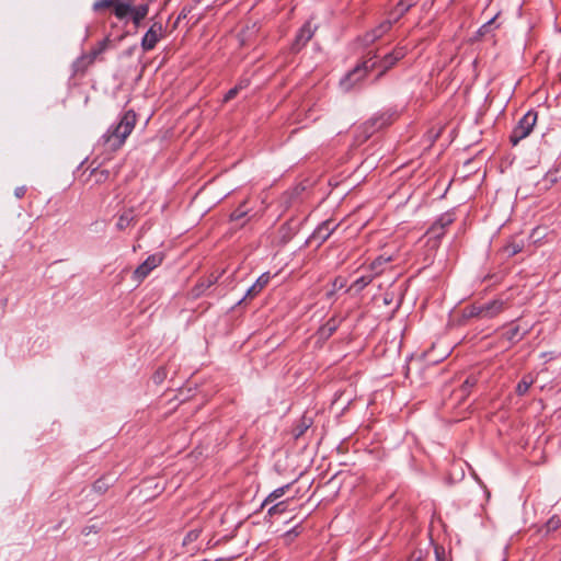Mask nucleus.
<instances>
[{
    "label": "nucleus",
    "mask_w": 561,
    "mask_h": 561,
    "mask_svg": "<svg viewBox=\"0 0 561 561\" xmlns=\"http://www.w3.org/2000/svg\"><path fill=\"white\" fill-rule=\"evenodd\" d=\"M136 124V114L133 111L126 112L119 123L110 128L103 135V144L107 150L115 151L119 149L130 135Z\"/></svg>",
    "instance_id": "1"
},
{
    "label": "nucleus",
    "mask_w": 561,
    "mask_h": 561,
    "mask_svg": "<svg viewBox=\"0 0 561 561\" xmlns=\"http://www.w3.org/2000/svg\"><path fill=\"white\" fill-rule=\"evenodd\" d=\"M537 113L528 111L518 122L511 134V142L516 146L520 140L530 135L537 123Z\"/></svg>",
    "instance_id": "2"
},
{
    "label": "nucleus",
    "mask_w": 561,
    "mask_h": 561,
    "mask_svg": "<svg viewBox=\"0 0 561 561\" xmlns=\"http://www.w3.org/2000/svg\"><path fill=\"white\" fill-rule=\"evenodd\" d=\"M376 62L373 61V58L365 60L362 66L356 67L347 76L341 80V87L347 91L350 90L356 82L360 81L369 70L375 67Z\"/></svg>",
    "instance_id": "3"
},
{
    "label": "nucleus",
    "mask_w": 561,
    "mask_h": 561,
    "mask_svg": "<svg viewBox=\"0 0 561 561\" xmlns=\"http://www.w3.org/2000/svg\"><path fill=\"white\" fill-rule=\"evenodd\" d=\"M162 261L163 255L160 253L149 255L147 260L134 271V279L138 284L141 283L150 274L152 270H154L162 263Z\"/></svg>",
    "instance_id": "4"
},
{
    "label": "nucleus",
    "mask_w": 561,
    "mask_h": 561,
    "mask_svg": "<svg viewBox=\"0 0 561 561\" xmlns=\"http://www.w3.org/2000/svg\"><path fill=\"white\" fill-rule=\"evenodd\" d=\"M163 35V26L161 23H153L150 28L147 31L141 41V47L144 50L148 51L156 47L157 43Z\"/></svg>",
    "instance_id": "5"
},
{
    "label": "nucleus",
    "mask_w": 561,
    "mask_h": 561,
    "mask_svg": "<svg viewBox=\"0 0 561 561\" xmlns=\"http://www.w3.org/2000/svg\"><path fill=\"white\" fill-rule=\"evenodd\" d=\"M108 42V38L103 39L99 43L98 48L92 49L89 55L82 56L78 59L75 64L76 71H83L89 65H91L96 56L106 49Z\"/></svg>",
    "instance_id": "6"
},
{
    "label": "nucleus",
    "mask_w": 561,
    "mask_h": 561,
    "mask_svg": "<svg viewBox=\"0 0 561 561\" xmlns=\"http://www.w3.org/2000/svg\"><path fill=\"white\" fill-rule=\"evenodd\" d=\"M507 308L506 302L501 299H494L490 302L481 304V319H491L500 314Z\"/></svg>",
    "instance_id": "7"
},
{
    "label": "nucleus",
    "mask_w": 561,
    "mask_h": 561,
    "mask_svg": "<svg viewBox=\"0 0 561 561\" xmlns=\"http://www.w3.org/2000/svg\"><path fill=\"white\" fill-rule=\"evenodd\" d=\"M337 227L339 224H335L333 220H325L320 226H318L311 238L319 240L320 242H324Z\"/></svg>",
    "instance_id": "8"
},
{
    "label": "nucleus",
    "mask_w": 561,
    "mask_h": 561,
    "mask_svg": "<svg viewBox=\"0 0 561 561\" xmlns=\"http://www.w3.org/2000/svg\"><path fill=\"white\" fill-rule=\"evenodd\" d=\"M341 319L337 317L330 318L317 332L319 340L325 341L337 330L341 324Z\"/></svg>",
    "instance_id": "9"
},
{
    "label": "nucleus",
    "mask_w": 561,
    "mask_h": 561,
    "mask_svg": "<svg viewBox=\"0 0 561 561\" xmlns=\"http://www.w3.org/2000/svg\"><path fill=\"white\" fill-rule=\"evenodd\" d=\"M391 26H392L391 21H389V20L383 21L375 30H373L370 33H368L365 36V42L367 44L374 43L376 39L382 37L386 33H388L390 31Z\"/></svg>",
    "instance_id": "10"
},
{
    "label": "nucleus",
    "mask_w": 561,
    "mask_h": 561,
    "mask_svg": "<svg viewBox=\"0 0 561 561\" xmlns=\"http://www.w3.org/2000/svg\"><path fill=\"white\" fill-rule=\"evenodd\" d=\"M524 240L512 238L502 248V252L505 256L512 257L517 253L522 252L524 249Z\"/></svg>",
    "instance_id": "11"
},
{
    "label": "nucleus",
    "mask_w": 561,
    "mask_h": 561,
    "mask_svg": "<svg viewBox=\"0 0 561 561\" xmlns=\"http://www.w3.org/2000/svg\"><path fill=\"white\" fill-rule=\"evenodd\" d=\"M404 57L403 48L396 49L393 53L383 57L381 66L383 70L378 75L379 78L387 69L391 68L398 60Z\"/></svg>",
    "instance_id": "12"
},
{
    "label": "nucleus",
    "mask_w": 561,
    "mask_h": 561,
    "mask_svg": "<svg viewBox=\"0 0 561 561\" xmlns=\"http://www.w3.org/2000/svg\"><path fill=\"white\" fill-rule=\"evenodd\" d=\"M271 276L268 273L262 274L256 282L248 289L245 297L256 296L270 282Z\"/></svg>",
    "instance_id": "13"
},
{
    "label": "nucleus",
    "mask_w": 561,
    "mask_h": 561,
    "mask_svg": "<svg viewBox=\"0 0 561 561\" xmlns=\"http://www.w3.org/2000/svg\"><path fill=\"white\" fill-rule=\"evenodd\" d=\"M312 35L313 32L311 30L310 23L308 22L300 28L298 35L296 36V45H306L311 39Z\"/></svg>",
    "instance_id": "14"
},
{
    "label": "nucleus",
    "mask_w": 561,
    "mask_h": 561,
    "mask_svg": "<svg viewBox=\"0 0 561 561\" xmlns=\"http://www.w3.org/2000/svg\"><path fill=\"white\" fill-rule=\"evenodd\" d=\"M148 11V4H139L135 8L131 7L130 13L133 14V22L136 26H138L140 22L147 16Z\"/></svg>",
    "instance_id": "15"
},
{
    "label": "nucleus",
    "mask_w": 561,
    "mask_h": 561,
    "mask_svg": "<svg viewBox=\"0 0 561 561\" xmlns=\"http://www.w3.org/2000/svg\"><path fill=\"white\" fill-rule=\"evenodd\" d=\"M455 221V216L453 213L443 214L433 225L432 232L437 230V227L446 230L448 226H450Z\"/></svg>",
    "instance_id": "16"
},
{
    "label": "nucleus",
    "mask_w": 561,
    "mask_h": 561,
    "mask_svg": "<svg viewBox=\"0 0 561 561\" xmlns=\"http://www.w3.org/2000/svg\"><path fill=\"white\" fill-rule=\"evenodd\" d=\"M131 11V2L129 1H126V2H121V1H115L114 3V13L116 15V18L118 19H124L127 14H129Z\"/></svg>",
    "instance_id": "17"
},
{
    "label": "nucleus",
    "mask_w": 561,
    "mask_h": 561,
    "mask_svg": "<svg viewBox=\"0 0 561 561\" xmlns=\"http://www.w3.org/2000/svg\"><path fill=\"white\" fill-rule=\"evenodd\" d=\"M534 382L535 378L531 375H525L516 386V393L518 396L526 394Z\"/></svg>",
    "instance_id": "18"
},
{
    "label": "nucleus",
    "mask_w": 561,
    "mask_h": 561,
    "mask_svg": "<svg viewBox=\"0 0 561 561\" xmlns=\"http://www.w3.org/2000/svg\"><path fill=\"white\" fill-rule=\"evenodd\" d=\"M416 3V0H400L396 7V18L394 20H398L401 18L405 12L410 10L411 7H413Z\"/></svg>",
    "instance_id": "19"
},
{
    "label": "nucleus",
    "mask_w": 561,
    "mask_h": 561,
    "mask_svg": "<svg viewBox=\"0 0 561 561\" xmlns=\"http://www.w3.org/2000/svg\"><path fill=\"white\" fill-rule=\"evenodd\" d=\"M134 219H135V215H134L133 209L124 211L118 218L117 228L119 230L127 228L128 226H130V224L134 221Z\"/></svg>",
    "instance_id": "20"
},
{
    "label": "nucleus",
    "mask_w": 561,
    "mask_h": 561,
    "mask_svg": "<svg viewBox=\"0 0 561 561\" xmlns=\"http://www.w3.org/2000/svg\"><path fill=\"white\" fill-rule=\"evenodd\" d=\"M524 335H525V332L520 333L519 327L515 325V327L511 328L510 330H507L503 334V337H505L511 344H515L518 341H520L524 337Z\"/></svg>",
    "instance_id": "21"
},
{
    "label": "nucleus",
    "mask_w": 561,
    "mask_h": 561,
    "mask_svg": "<svg viewBox=\"0 0 561 561\" xmlns=\"http://www.w3.org/2000/svg\"><path fill=\"white\" fill-rule=\"evenodd\" d=\"M481 304H473L470 306H467L462 310V317L466 319L470 318H479L481 319Z\"/></svg>",
    "instance_id": "22"
},
{
    "label": "nucleus",
    "mask_w": 561,
    "mask_h": 561,
    "mask_svg": "<svg viewBox=\"0 0 561 561\" xmlns=\"http://www.w3.org/2000/svg\"><path fill=\"white\" fill-rule=\"evenodd\" d=\"M108 481L105 478H100L93 483L92 491L98 495H103L108 490Z\"/></svg>",
    "instance_id": "23"
},
{
    "label": "nucleus",
    "mask_w": 561,
    "mask_h": 561,
    "mask_svg": "<svg viewBox=\"0 0 561 561\" xmlns=\"http://www.w3.org/2000/svg\"><path fill=\"white\" fill-rule=\"evenodd\" d=\"M289 488V484L287 485H284V486H280L276 490H274L272 493L268 494V496L264 500L263 502V505L262 506H265L267 505L268 503H272L274 501H276L277 499L282 497L286 490Z\"/></svg>",
    "instance_id": "24"
},
{
    "label": "nucleus",
    "mask_w": 561,
    "mask_h": 561,
    "mask_svg": "<svg viewBox=\"0 0 561 561\" xmlns=\"http://www.w3.org/2000/svg\"><path fill=\"white\" fill-rule=\"evenodd\" d=\"M390 262V257L378 256L371 262L369 268L374 272V275H379L382 272V265Z\"/></svg>",
    "instance_id": "25"
},
{
    "label": "nucleus",
    "mask_w": 561,
    "mask_h": 561,
    "mask_svg": "<svg viewBox=\"0 0 561 561\" xmlns=\"http://www.w3.org/2000/svg\"><path fill=\"white\" fill-rule=\"evenodd\" d=\"M373 277H374V275H369V276H362V277H359L358 279H356V280L353 283L352 288H355L356 290H362V289H364L368 284H370V283H371Z\"/></svg>",
    "instance_id": "26"
},
{
    "label": "nucleus",
    "mask_w": 561,
    "mask_h": 561,
    "mask_svg": "<svg viewBox=\"0 0 561 561\" xmlns=\"http://www.w3.org/2000/svg\"><path fill=\"white\" fill-rule=\"evenodd\" d=\"M286 508H287V501H282V502L276 503L275 505L271 506L267 511V514L270 516L282 514L286 511Z\"/></svg>",
    "instance_id": "27"
},
{
    "label": "nucleus",
    "mask_w": 561,
    "mask_h": 561,
    "mask_svg": "<svg viewBox=\"0 0 561 561\" xmlns=\"http://www.w3.org/2000/svg\"><path fill=\"white\" fill-rule=\"evenodd\" d=\"M309 426H310V422H307V420L304 419L301 421V423L294 428V431H293L294 437L297 439L300 436H302L305 434V432L309 428Z\"/></svg>",
    "instance_id": "28"
},
{
    "label": "nucleus",
    "mask_w": 561,
    "mask_h": 561,
    "mask_svg": "<svg viewBox=\"0 0 561 561\" xmlns=\"http://www.w3.org/2000/svg\"><path fill=\"white\" fill-rule=\"evenodd\" d=\"M560 526H561V519L559 516H556V515L552 516L551 518H549V520L546 523V529L548 533L559 529Z\"/></svg>",
    "instance_id": "29"
},
{
    "label": "nucleus",
    "mask_w": 561,
    "mask_h": 561,
    "mask_svg": "<svg viewBox=\"0 0 561 561\" xmlns=\"http://www.w3.org/2000/svg\"><path fill=\"white\" fill-rule=\"evenodd\" d=\"M476 383H477L476 378H473V377H469V378H467V379L465 380V382L462 383L460 391H461L462 393H467V392H469V390H470L472 387H474V386H476Z\"/></svg>",
    "instance_id": "30"
},
{
    "label": "nucleus",
    "mask_w": 561,
    "mask_h": 561,
    "mask_svg": "<svg viewBox=\"0 0 561 561\" xmlns=\"http://www.w3.org/2000/svg\"><path fill=\"white\" fill-rule=\"evenodd\" d=\"M116 0H99L94 3L95 10H102L106 8L114 7Z\"/></svg>",
    "instance_id": "31"
},
{
    "label": "nucleus",
    "mask_w": 561,
    "mask_h": 561,
    "mask_svg": "<svg viewBox=\"0 0 561 561\" xmlns=\"http://www.w3.org/2000/svg\"><path fill=\"white\" fill-rule=\"evenodd\" d=\"M214 282H216V278H215L214 280H208V283H207L206 285H205V284H203V283H202V284L196 285V286L194 287V289H193V294H194V296H196V297H197V296H199V295H201V293H202L205 288H207V287H209L211 284H214Z\"/></svg>",
    "instance_id": "32"
},
{
    "label": "nucleus",
    "mask_w": 561,
    "mask_h": 561,
    "mask_svg": "<svg viewBox=\"0 0 561 561\" xmlns=\"http://www.w3.org/2000/svg\"><path fill=\"white\" fill-rule=\"evenodd\" d=\"M239 91L236 87L230 89L224 96V102H229L238 95Z\"/></svg>",
    "instance_id": "33"
},
{
    "label": "nucleus",
    "mask_w": 561,
    "mask_h": 561,
    "mask_svg": "<svg viewBox=\"0 0 561 561\" xmlns=\"http://www.w3.org/2000/svg\"><path fill=\"white\" fill-rule=\"evenodd\" d=\"M165 378V369L160 367L153 375V379L156 382H161Z\"/></svg>",
    "instance_id": "34"
},
{
    "label": "nucleus",
    "mask_w": 561,
    "mask_h": 561,
    "mask_svg": "<svg viewBox=\"0 0 561 561\" xmlns=\"http://www.w3.org/2000/svg\"><path fill=\"white\" fill-rule=\"evenodd\" d=\"M427 234H430L432 238L440 239L445 234V229L438 228L435 232H432V227L428 229Z\"/></svg>",
    "instance_id": "35"
},
{
    "label": "nucleus",
    "mask_w": 561,
    "mask_h": 561,
    "mask_svg": "<svg viewBox=\"0 0 561 561\" xmlns=\"http://www.w3.org/2000/svg\"><path fill=\"white\" fill-rule=\"evenodd\" d=\"M199 536V530H191L190 533H187L185 539H184V543L186 542H190V541H193V540H196Z\"/></svg>",
    "instance_id": "36"
},
{
    "label": "nucleus",
    "mask_w": 561,
    "mask_h": 561,
    "mask_svg": "<svg viewBox=\"0 0 561 561\" xmlns=\"http://www.w3.org/2000/svg\"><path fill=\"white\" fill-rule=\"evenodd\" d=\"M245 214H247V211H244V210L236 209L233 213H231L230 218H231V220H239Z\"/></svg>",
    "instance_id": "37"
},
{
    "label": "nucleus",
    "mask_w": 561,
    "mask_h": 561,
    "mask_svg": "<svg viewBox=\"0 0 561 561\" xmlns=\"http://www.w3.org/2000/svg\"><path fill=\"white\" fill-rule=\"evenodd\" d=\"M250 84L249 80L248 79H242L238 82V84L236 85V88L238 89V91L240 92L241 90L248 88Z\"/></svg>",
    "instance_id": "38"
},
{
    "label": "nucleus",
    "mask_w": 561,
    "mask_h": 561,
    "mask_svg": "<svg viewBox=\"0 0 561 561\" xmlns=\"http://www.w3.org/2000/svg\"><path fill=\"white\" fill-rule=\"evenodd\" d=\"M25 192H26V188H25L24 186L18 187V188L15 190V196H16L18 198H21V197H23V196H24Z\"/></svg>",
    "instance_id": "39"
},
{
    "label": "nucleus",
    "mask_w": 561,
    "mask_h": 561,
    "mask_svg": "<svg viewBox=\"0 0 561 561\" xmlns=\"http://www.w3.org/2000/svg\"><path fill=\"white\" fill-rule=\"evenodd\" d=\"M108 173H110V172H108V171H106V170H101V171H100V175H108Z\"/></svg>",
    "instance_id": "40"
},
{
    "label": "nucleus",
    "mask_w": 561,
    "mask_h": 561,
    "mask_svg": "<svg viewBox=\"0 0 561 561\" xmlns=\"http://www.w3.org/2000/svg\"><path fill=\"white\" fill-rule=\"evenodd\" d=\"M379 121H380V119H374V121L371 122L373 126L377 125V124L379 123Z\"/></svg>",
    "instance_id": "41"
},
{
    "label": "nucleus",
    "mask_w": 561,
    "mask_h": 561,
    "mask_svg": "<svg viewBox=\"0 0 561 561\" xmlns=\"http://www.w3.org/2000/svg\"><path fill=\"white\" fill-rule=\"evenodd\" d=\"M421 559H422V556H421V553H420V554L415 558V560H414V561H421Z\"/></svg>",
    "instance_id": "42"
},
{
    "label": "nucleus",
    "mask_w": 561,
    "mask_h": 561,
    "mask_svg": "<svg viewBox=\"0 0 561 561\" xmlns=\"http://www.w3.org/2000/svg\"><path fill=\"white\" fill-rule=\"evenodd\" d=\"M94 172H96V169H93V171H91L90 176H93Z\"/></svg>",
    "instance_id": "43"
},
{
    "label": "nucleus",
    "mask_w": 561,
    "mask_h": 561,
    "mask_svg": "<svg viewBox=\"0 0 561 561\" xmlns=\"http://www.w3.org/2000/svg\"><path fill=\"white\" fill-rule=\"evenodd\" d=\"M94 172H96V169H93V171H91L90 176H93Z\"/></svg>",
    "instance_id": "44"
},
{
    "label": "nucleus",
    "mask_w": 561,
    "mask_h": 561,
    "mask_svg": "<svg viewBox=\"0 0 561 561\" xmlns=\"http://www.w3.org/2000/svg\"><path fill=\"white\" fill-rule=\"evenodd\" d=\"M94 172H96V169H93V171H91L90 176H93Z\"/></svg>",
    "instance_id": "45"
},
{
    "label": "nucleus",
    "mask_w": 561,
    "mask_h": 561,
    "mask_svg": "<svg viewBox=\"0 0 561 561\" xmlns=\"http://www.w3.org/2000/svg\"><path fill=\"white\" fill-rule=\"evenodd\" d=\"M489 24H491V22H489L488 24H484L482 28H486Z\"/></svg>",
    "instance_id": "46"
},
{
    "label": "nucleus",
    "mask_w": 561,
    "mask_h": 561,
    "mask_svg": "<svg viewBox=\"0 0 561 561\" xmlns=\"http://www.w3.org/2000/svg\"><path fill=\"white\" fill-rule=\"evenodd\" d=\"M382 125H383V122H380V124H378L377 127H382Z\"/></svg>",
    "instance_id": "47"
},
{
    "label": "nucleus",
    "mask_w": 561,
    "mask_h": 561,
    "mask_svg": "<svg viewBox=\"0 0 561 561\" xmlns=\"http://www.w3.org/2000/svg\"><path fill=\"white\" fill-rule=\"evenodd\" d=\"M550 183H551V184H554V183H556V179H552V180L550 181Z\"/></svg>",
    "instance_id": "48"
}]
</instances>
